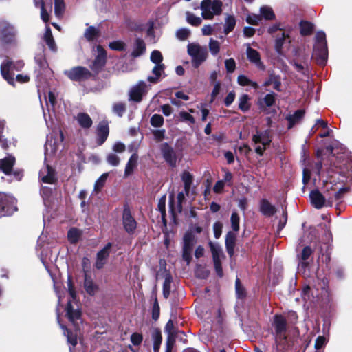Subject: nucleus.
Masks as SVG:
<instances>
[{
  "mask_svg": "<svg viewBox=\"0 0 352 352\" xmlns=\"http://www.w3.org/2000/svg\"><path fill=\"white\" fill-rule=\"evenodd\" d=\"M68 289L70 298L67 305L66 315L69 321L76 326L78 324V320H80L81 312L76 300V292L70 280L68 282Z\"/></svg>",
  "mask_w": 352,
  "mask_h": 352,
  "instance_id": "obj_1",
  "label": "nucleus"
},
{
  "mask_svg": "<svg viewBox=\"0 0 352 352\" xmlns=\"http://www.w3.org/2000/svg\"><path fill=\"white\" fill-rule=\"evenodd\" d=\"M188 53L191 57L192 65L198 67L208 57V51L206 47L201 46L198 43H189L188 45Z\"/></svg>",
  "mask_w": 352,
  "mask_h": 352,
  "instance_id": "obj_2",
  "label": "nucleus"
},
{
  "mask_svg": "<svg viewBox=\"0 0 352 352\" xmlns=\"http://www.w3.org/2000/svg\"><path fill=\"white\" fill-rule=\"evenodd\" d=\"M252 141L255 144V152L262 155L272 142L271 131L265 130L264 131H257L252 136Z\"/></svg>",
  "mask_w": 352,
  "mask_h": 352,
  "instance_id": "obj_3",
  "label": "nucleus"
},
{
  "mask_svg": "<svg viewBox=\"0 0 352 352\" xmlns=\"http://www.w3.org/2000/svg\"><path fill=\"white\" fill-rule=\"evenodd\" d=\"M222 3L219 0H204L201 4V15L205 19H212L221 12Z\"/></svg>",
  "mask_w": 352,
  "mask_h": 352,
  "instance_id": "obj_4",
  "label": "nucleus"
},
{
  "mask_svg": "<svg viewBox=\"0 0 352 352\" xmlns=\"http://www.w3.org/2000/svg\"><path fill=\"white\" fill-rule=\"evenodd\" d=\"M16 210L15 199L12 196L0 192V217L10 215Z\"/></svg>",
  "mask_w": 352,
  "mask_h": 352,
  "instance_id": "obj_5",
  "label": "nucleus"
},
{
  "mask_svg": "<svg viewBox=\"0 0 352 352\" xmlns=\"http://www.w3.org/2000/svg\"><path fill=\"white\" fill-rule=\"evenodd\" d=\"M23 66L24 63L23 60H18L15 63L11 61L3 63L1 65V75L9 84L14 85V74H10V71L13 69L20 70L23 67Z\"/></svg>",
  "mask_w": 352,
  "mask_h": 352,
  "instance_id": "obj_6",
  "label": "nucleus"
},
{
  "mask_svg": "<svg viewBox=\"0 0 352 352\" xmlns=\"http://www.w3.org/2000/svg\"><path fill=\"white\" fill-rule=\"evenodd\" d=\"M16 32L13 26L5 21H0V41L3 44L15 41Z\"/></svg>",
  "mask_w": 352,
  "mask_h": 352,
  "instance_id": "obj_7",
  "label": "nucleus"
},
{
  "mask_svg": "<svg viewBox=\"0 0 352 352\" xmlns=\"http://www.w3.org/2000/svg\"><path fill=\"white\" fill-rule=\"evenodd\" d=\"M64 74L73 81L85 80L91 76V73L88 69L80 66L66 70Z\"/></svg>",
  "mask_w": 352,
  "mask_h": 352,
  "instance_id": "obj_8",
  "label": "nucleus"
},
{
  "mask_svg": "<svg viewBox=\"0 0 352 352\" xmlns=\"http://www.w3.org/2000/svg\"><path fill=\"white\" fill-rule=\"evenodd\" d=\"M151 86L144 81H140L134 85L129 91V100L139 102L142 100V96L150 89Z\"/></svg>",
  "mask_w": 352,
  "mask_h": 352,
  "instance_id": "obj_9",
  "label": "nucleus"
},
{
  "mask_svg": "<svg viewBox=\"0 0 352 352\" xmlns=\"http://www.w3.org/2000/svg\"><path fill=\"white\" fill-rule=\"evenodd\" d=\"M286 320L282 316L276 315L274 317V325L276 336L279 339H285V332L286 331Z\"/></svg>",
  "mask_w": 352,
  "mask_h": 352,
  "instance_id": "obj_10",
  "label": "nucleus"
},
{
  "mask_svg": "<svg viewBox=\"0 0 352 352\" xmlns=\"http://www.w3.org/2000/svg\"><path fill=\"white\" fill-rule=\"evenodd\" d=\"M106 52L100 45L97 46V56L96 57L91 68L94 72H98L105 64Z\"/></svg>",
  "mask_w": 352,
  "mask_h": 352,
  "instance_id": "obj_11",
  "label": "nucleus"
},
{
  "mask_svg": "<svg viewBox=\"0 0 352 352\" xmlns=\"http://www.w3.org/2000/svg\"><path fill=\"white\" fill-rule=\"evenodd\" d=\"M310 199L312 205L318 209L324 206H331L329 202H326L325 198L318 190H313L310 192Z\"/></svg>",
  "mask_w": 352,
  "mask_h": 352,
  "instance_id": "obj_12",
  "label": "nucleus"
},
{
  "mask_svg": "<svg viewBox=\"0 0 352 352\" xmlns=\"http://www.w3.org/2000/svg\"><path fill=\"white\" fill-rule=\"evenodd\" d=\"M165 331L168 333L166 352H171L175 342V329L172 320H169L165 327Z\"/></svg>",
  "mask_w": 352,
  "mask_h": 352,
  "instance_id": "obj_13",
  "label": "nucleus"
},
{
  "mask_svg": "<svg viewBox=\"0 0 352 352\" xmlns=\"http://www.w3.org/2000/svg\"><path fill=\"white\" fill-rule=\"evenodd\" d=\"M123 224L125 230L129 233L133 232L136 228V221L127 208H125L123 212Z\"/></svg>",
  "mask_w": 352,
  "mask_h": 352,
  "instance_id": "obj_14",
  "label": "nucleus"
},
{
  "mask_svg": "<svg viewBox=\"0 0 352 352\" xmlns=\"http://www.w3.org/2000/svg\"><path fill=\"white\" fill-rule=\"evenodd\" d=\"M161 151L167 163L171 166H175L176 165L177 159L173 149L168 146V144H163L161 147Z\"/></svg>",
  "mask_w": 352,
  "mask_h": 352,
  "instance_id": "obj_15",
  "label": "nucleus"
},
{
  "mask_svg": "<svg viewBox=\"0 0 352 352\" xmlns=\"http://www.w3.org/2000/svg\"><path fill=\"white\" fill-rule=\"evenodd\" d=\"M111 248V244L110 243H107L102 250H101L97 254V258L96 261L95 266L98 269L102 268L107 261L110 252V250Z\"/></svg>",
  "mask_w": 352,
  "mask_h": 352,
  "instance_id": "obj_16",
  "label": "nucleus"
},
{
  "mask_svg": "<svg viewBox=\"0 0 352 352\" xmlns=\"http://www.w3.org/2000/svg\"><path fill=\"white\" fill-rule=\"evenodd\" d=\"M246 54L248 60L251 63H254L260 69H265V66L261 61L260 54L256 50L248 47L247 48Z\"/></svg>",
  "mask_w": 352,
  "mask_h": 352,
  "instance_id": "obj_17",
  "label": "nucleus"
},
{
  "mask_svg": "<svg viewBox=\"0 0 352 352\" xmlns=\"http://www.w3.org/2000/svg\"><path fill=\"white\" fill-rule=\"evenodd\" d=\"M313 56L318 64H325L328 57L327 47H317V46H314Z\"/></svg>",
  "mask_w": 352,
  "mask_h": 352,
  "instance_id": "obj_18",
  "label": "nucleus"
},
{
  "mask_svg": "<svg viewBox=\"0 0 352 352\" xmlns=\"http://www.w3.org/2000/svg\"><path fill=\"white\" fill-rule=\"evenodd\" d=\"M109 133L108 124L106 122H102L97 128L98 142L100 145L102 144L107 140Z\"/></svg>",
  "mask_w": 352,
  "mask_h": 352,
  "instance_id": "obj_19",
  "label": "nucleus"
},
{
  "mask_svg": "<svg viewBox=\"0 0 352 352\" xmlns=\"http://www.w3.org/2000/svg\"><path fill=\"white\" fill-rule=\"evenodd\" d=\"M40 177L44 183L54 184L56 181L54 171L49 166L40 171Z\"/></svg>",
  "mask_w": 352,
  "mask_h": 352,
  "instance_id": "obj_20",
  "label": "nucleus"
},
{
  "mask_svg": "<svg viewBox=\"0 0 352 352\" xmlns=\"http://www.w3.org/2000/svg\"><path fill=\"white\" fill-rule=\"evenodd\" d=\"M75 119L78 124L83 129H89L92 126V120L87 113H79L76 115Z\"/></svg>",
  "mask_w": 352,
  "mask_h": 352,
  "instance_id": "obj_21",
  "label": "nucleus"
},
{
  "mask_svg": "<svg viewBox=\"0 0 352 352\" xmlns=\"http://www.w3.org/2000/svg\"><path fill=\"white\" fill-rule=\"evenodd\" d=\"M286 42H288L289 43L291 42L289 36L285 32L280 30V32L276 35L275 45L276 50L278 53H280L283 45Z\"/></svg>",
  "mask_w": 352,
  "mask_h": 352,
  "instance_id": "obj_22",
  "label": "nucleus"
},
{
  "mask_svg": "<svg viewBox=\"0 0 352 352\" xmlns=\"http://www.w3.org/2000/svg\"><path fill=\"white\" fill-rule=\"evenodd\" d=\"M15 159L12 156H8L0 160V169L6 175L10 173L12 166L14 164Z\"/></svg>",
  "mask_w": 352,
  "mask_h": 352,
  "instance_id": "obj_23",
  "label": "nucleus"
},
{
  "mask_svg": "<svg viewBox=\"0 0 352 352\" xmlns=\"http://www.w3.org/2000/svg\"><path fill=\"white\" fill-rule=\"evenodd\" d=\"M260 210L265 216H272L276 212L275 207L267 200L263 199L260 203Z\"/></svg>",
  "mask_w": 352,
  "mask_h": 352,
  "instance_id": "obj_24",
  "label": "nucleus"
},
{
  "mask_svg": "<svg viewBox=\"0 0 352 352\" xmlns=\"http://www.w3.org/2000/svg\"><path fill=\"white\" fill-rule=\"evenodd\" d=\"M313 251L311 248L309 246H305L301 253L298 256L300 263L298 264V267L305 268L307 263L306 261L309 258V256L312 254Z\"/></svg>",
  "mask_w": 352,
  "mask_h": 352,
  "instance_id": "obj_25",
  "label": "nucleus"
},
{
  "mask_svg": "<svg viewBox=\"0 0 352 352\" xmlns=\"http://www.w3.org/2000/svg\"><path fill=\"white\" fill-rule=\"evenodd\" d=\"M146 50V45L144 42L140 39L138 38L135 40V42L134 43L133 50L131 53V56L133 57H138L143 54L145 52Z\"/></svg>",
  "mask_w": 352,
  "mask_h": 352,
  "instance_id": "obj_26",
  "label": "nucleus"
},
{
  "mask_svg": "<svg viewBox=\"0 0 352 352\" xmlns=\"http://www.w3.org/2000/svg\"><path fill=\"white\" fill-rule=\"evenodd\" d=\"M43 39L51 50H52V51L56 50V43L53 38L50 28L49 27L48 25H47L45 27V32L43 35Z\"/></svg>",
  "mask_w": 352,
  "mask_h": 352,
  "instance_id": "obj_27",
  "label": "nucleus"
},
{
  "mask_svg": "<svg viewBox=\"0 0 352 352\" xmlns=\"http://www.w3.org/2000/svg\"><path fill=\"white\" fill-rule=\"evenodd\" d=\"M236 236L234 233L230 232L227 234L226 238V246L228 254L232 256L234 254L235 246Z\"/></svg>",
  "mask_w": 352,
  "mask_h": 352,
  "instance_id": "obj_28",
  "label": "nucleus"
},
{
  "mask_svg": "<svg viewBox=\"0 0 352 352\" xmlns=\"http://www.w3.org/2000/svg\"><path fill=\"white\" fill-rule=\"evenodd\" d=\"M181 179L184 183L185 194L188 195L193 182V177L188 171H184Z\"/></svg>",
  "mask_w": 352,
  "mask_h": 352,
  "instance_id": "obj_29",
  "label": "nucleus"
},
{
  "mask_svg": "<svg viewBox=\"0 0 352 352\" xmlns=\"http://www.w3.org/2000/svg\"><path fill=\"white\" fill-rule=\"evenodd\" d=\"M272 85L273 88L277 91H280L281 86L280 78L278 76L270 74L267 80L263 83V86L267 87Z\"/></svg>",
  "mask_w": 352,
  "mask_h": 352,
  "instance_id": "obj_30",
  "label": "nucleus"
},
{
  "mask_svg": "<svg viewBox=\"0 0 352 352\" xmlns=\"http://www.w3.org/2000/svg\"><path fill=\"white\" fill-rule=\"evenodd\" d=\"M164 65H156L152 70V72L155 76H148V80L152 83L157 82L160 76L164 73Z\"/></svg>",
  "mask_w": 352,
  "mask_h": 352,
  "instance_id": "obj_31",
  "label": "nucleus"
},
{
  "mask_svg": "<svg viewBox=\"0 0 352 352\" xmlns=\"http://www.w3.org/2000/svg\"><path fill=\"white\" fill-rule=\"evenodd\" d=\"M209 245L213 260H221L224 257L222 250L218 243L210 242Z\"/></svg>",
  "mask_w": 352,
  "mask_h": 352,
  "instance_id": "obj_32",
  "label": "nucleus"
},
{
  "mask_svg": "<svg viewBox=\"0 0 352 352\" xmlns=\"http://www.w3.org/2000/svg\"><path fill=\"white\" fill-rule=\"evenodd\" d=\"M138 162V156L136 154H133L129 158V162H127L125 170H124V176L128 177L131 174H132L134 168H135L137 165Z\"/></svg>",
  "mask_w": 352,
  "mask_h": 352,
  "instance_id": "obj_33",
  "label": "nucleus"
},
{
  "mask_svg": "<svg viewBox=\"0 0 352 352\" xmlns=\"http://www.w3.org/2000/svg\"><path fill=\"white\" fill-rule=\"evenodd\" d=\"M195 243V237L191 232H186L183 238V248L192 250Z\"/></svg>",
  "mask_w": 352,
  "mask_h": 352,
  "instance_id": "obj_34",
  "label": "nucleus"
},
{
  "mask_svg": "<svg viewBox=\"0 0 352 352\" xmlns=\"http://www.w3.org/2000/svg\"><path fill=\"white\" fill-rule=\"evenodd\" d=\"M305 111L303 110H298L294 114L287 117L289 122V128H292L295 124L298 123L303 117Z\"/></svg>",
  "mask_w": 352,
  "mask_h": 352,
  "instance_id": "obj_35",
  "label": "nucleus"
},
{
  "mask_svg": "<svg viewBox=\"0 0 352 352\" xmlns=\"http://www.w3.org/2000/svg\"><path fill=\"white\" fill-rule=\"evenodd\" d=\"M82 235V231L78 228H72L67 233V238L71 243H76L78 241Z\"/></svg>",
  "mask_w": 352,
  "mask_h": 352,
  "instance_id": "obj_36",
  "label": "nucleus"
},
{
  "mask_svg": "<svg viewBox=\"0 0 352 352\" xmlns=\"http://www.w3.org/2000/svg\"><path fill=\"white\" fill-rule=\"evenodd\" d=\"M250 98L248 94H242L239 98V109L243 112L248 111L250 108Z\"/></svg>",
  "mask_w": 352,
  "mask_h": 352,
  "instance_id": "obj_37",
  "label": "nucleus"
},
{
  "mask_svg": "<svg viewBox=\"0 0 352 352\" xmlns=\"http://www.w3.org/2000/svg\"><path fill=\"white\" fill-rule=\"evenodd\" d=\"M34 3L36 7L41 8V17L44 22L47 23L50 19V16L45 7L43 0H34Z\"/></svg>",
  "mask_w": 352,
  "mask_h": 352,
  "instance_id": "obj_38",
  "label": "nucleus"
},
{
  "mask_svg": "<svg viewBox=\"0 0 352 352\" xmlns=\"http://www.w3.org/2000/svg\"><path fill=\"white\" fill-rule=\"evenodd\" d=\"M237 82L241 86H251L254 89L258 87L257 82L252 81L245 75H239L237 78Z\"/></svg>",
  "mask_w": 352,
  "mask_h": 352,
  "instance_id": "obj_39",
  "label": "nucleus"
},
{
  "mask_svg": "<svg viewBox=\"0 0 352 352\" xmlns=\"http://www.w3.org/2000/svg\"><path fill=\"white\" fill-rule=\"evenodd\" d=\"M236 25V19L232 15H228L226 18L224 25V32L228 34L229 32L232 31Z\"/></svg>",
  "mask_w": 352,
  "mask_h": 352,
  "instance_id": "obj_40",
  "label": "nucleus"
},
{
  "mask_svg": "<svg viewBox=\"0 0 352 352\" xmlns=\"http://www.w3.org/2000/svg\"><path fill=\"white\" fill-rule=\"evenodd\" d=\"M84 287L86 292L90 295H94L98 291L97 285H96L93 281L87 277H85Z\"/></svg>",
  "mask_w": 352,
  "mask_h": 352,
  "instance_id": "obj_41",
  "label": "nucleus"
},
{
  "mask_svg": "<svg viewBox=\"0 0 352 352\" xmlns=\"http://www.w3.org/2000/svg\"><path fill=\"white\" fill-rule=\"evenodd\" d=\"M209 50L212 56H216L220 51V43L213 38H210L208 43Z\"/></svg>",
  "mask_w": 352,
  "mask_h": 352,
  "instance_id": "obj_42",
  "label": "nucleus"
},
{
  "mask_svg": "<svg viewBox=\"0 0 352 352\" xmlns=\"http://www.w3.org/2000/svg\"><path fill=\"white\" fill-rule=\"evenodd\" d=\"M260 13L261 16L265 19L266 20H272L274 18V12L270 7H261L260 9Z\"/></svg>",
  "mask_w": 352,
  "mask_h": 352,
  "instance_id": "obj_43",
  "label": "nucleus"
},
{
  "mask_svg": "<svg viewBox=\"0 0 352 352\" xmlns=\"http://www.w3.org/2000/svg\"><path fill=\"white\" fill-rule=\"evenodd\" d=\"M179 116L182 122H186L190 125L194 124L195 122L194 117L190 113L182 111L179 112Z\"/></svg>",
  "mask_w": 352,
  "mask_h": 352,
  "instance_id": "obj_44",
  "label": "nucleus"
},
{
  "mask_svg": "<svg viewBox=\"0 0 352 352\" xmlns=\"http://www.w3.org/2000/svg\"><path fill=\"white\" fill-rule=\"evenodd\" d=\"M153 350L154 352H158L160 349V344L162 343V338L160 332L155 331L153 335Z\"/></svg>",
  "mask_w": 352,
  "mask_h": 352,
  "instance_id": "obj_45",
  "label": "nucleus"
},
{
  "mask_svg": "<svg viewBox=\"0 0 352 352\" xmlns=\"http://www.w3.org/2000/svg\"><path fill=\"white\" fill-rule=\"evenodd\" d=\"M60 327L64 330V335L67 338V342L70 343L72 346H76L77 344V338L76 336H74L67 328L63 324H60Z\"/></svg>",
  "mask_w": 352,
  "mask_h": 352,
  "instance_id": "obj_46",
  "label": "nucleus"
},
{
  "mask_svg": "<svg viewBox=\"0 0 352 352\" xmlns=\"http://www.w3.org/2000/svg\"><path fill=\"white\" fill-rule=\"evenodd\" d=\"M109 176L108 173H103L96 182L94 185V190L96 191H99L101 188L104 186L107 177Z\"/></svg>",
  "mask_w": 352,
  "mask_h": 352,
  "instance_id": "obj_47",
  "label": "nucleus"
},
{
  "mask_svg": "<svg viewBox=\"0 0 352 352\" xmlns=\"http://www.w3.org/2000/svg\"><path fill=\"white\" fill-rule=\"evenodd\" d=\"M316 43L314 46L319 47H327L326 35L323 32H319L316 36Z\"/></svg>",
  "mask_w": 352,
  "mask_h": 352,
  "instance_id": "obj_48",
  "label": "nucleus"
},
{
  "mask_svg": "<svg viewBox=\"0 0 352 352\" xmlns=\"http://www.w3.org/2000/svg\"><path fill=\"white\" fill-rule=\"evenodd\" d=\"M186 20L192 25L198 26L201 23V19L189 12H186Z\"/></svg>",
  "mask_w": 352,
  "mask_h": 352,
  "instance_id": "obj_49",
  "label": "nucleus"
},
{
  "mask_svg": "<svg viewBox=\"0 0 352 352\" xmlns=\"http://www.w3.org/2000/svg\"><path fill=\"white\" fill-rule=\"evenodd\" d=\"M65 10V3L63 0H54V12L57 16H62Z\"/></svg>",
  "mask_w": 352,
  "mask_h": 352,
  "instance_id": "obj_50",
  "label": "nucleus"
},
{
  "mask_svg": "<svg viewBox=\"0 0 352 352\" xmlns=\"http://www.w3.org/2000/svg\"><path fill=\"white\" fill-rule=\"evenodd\" d=\"M314 29L313 25L307 21H303L300 23V32L302 35L310 34Z\"/></svg>",
  "mask_w": 352,
  "mask_h": 352,
  "instance_id": "obj_51",
  "label": "nucleus"
},
{
  "mask_svg": "<svg viewBox=\"0 0 352 352\" xmlns=\"http://www.w3.org/2000/svg\"><path fill=\"white\" fill-rule=\"evenodd\" d=\"M98 35V30L93 26L89 27L85 32V36L88 41L94 40Z\"/></svg>",
  "mask_w": 352,
  "mask_h": 352,
  "instance_id": "obj_52",
  "label": "nucleus"
},
{
  "mask_svg": "<svg viewBox=\"0 0 352 352\" xmlns=\"http://www.w3.org/2000/svg\"><path fill=\"white\" fill-rule=\"evenodd\" d=\"M230 221L232 230L235 232H238L239 230L240 217L236 212H232Z\"/></svg>",
  "mask_w": 352,
  "mask_h": 352,
  "instance_id": "obj_53",
  "label": "nucleus"
},
{
  "mask_svg": "<svg viewBox=\"0 0 352 352\" xmlns=\"http://www.w3.org/2000/svg\"><path fill=\"white\" fill-rule=\"evenodd\" d=\"M163 57L162 53L158 50H154L152 52L151 55V60L156 64V65H162L161 62L162 61Z\"/></svg>",
  "mask_w": 352,
  "mask_h": 352,
  "instance_id": "obj_54",
  "label": "nucleus"
},
{
  "mask_svg": "<svg viewBox=\"0 0 352 352\" xmlns=\"http://www.w3.org/2000/svg\"><path fill=\"white\" fill-rule=\"evenodd\" d=\"M163 123L164 118L159 114H155L151 118V124L153 126L160 127L162 126Z\"/></svg>",
  "mask_w": 352,
  "mask_h": 352,
  "instance_id": "obj_55",
  "label": "nucleus"
},
{
  "mask_svg": "<svg viewBox=\"0 0 352 352\" xmlns=\"http://www.w3.org/2000/svg\"><path fill=\"white\" fill-rule=\"evenodd\" d=\"M106 160L107 163L113 166H118L120 162L119 157L114 153L108 154Z\"/></svg>",
  "mask_w": 352,
  "mask_h": 352,
  "instance_id": "obj_56",
  "label": "nucleus"
},
{
  "mask_svg": "<svg viewBox=\"0 0 352 352\" xmlns=\"http://www.w3.org/2000/svg\"><path fill=\"white\" fill-rule=\"evenodd\" d=\"M109 47L113 50L122 51L125 49V44L121 41H116L109 43Z\"/></svg>",
  "mask_w": 352,
  "mask_h": 352,
  "instance_id": "obj_57",
  "label": "nucleus"
},
{
  "mask_svg": "<svg viewBox=\"0 0 352 352\" xmlns=\"http://www.w3.org/2000/svg\"><path fill=\"white\" fill-rule=\"evenodd\" d=\"M274 102L275 94L274 93H270L265 95L263 99V101L261 102V104H262V102H263L266 107H271L274 104Z\"/></svg>",
  "mask_w": 352,
  "mask_h": 352,
  "instance_id": "obj_58",
  "label": "nucleus"
},
{
  "mask_svg": "<svg viewBox=\"0 0 352 352\" xmlns=\"http://www.w3.org/2000/svg\"><path fill=\"white\" fill-rule=\"evenodd\" d=\"M113 110L115 113L121 117L125 112V104L122 102L116 103L113 106Z\"/></svg>",
  "mask_w": 352,
  "mask_h": 352,
  "instance_id": "obj_59",
  "label": "nucleus"
},
{
  "mask_svg": "<svg viewBox=\"0 0 352 352\" xmlns=\"http://www.w3.org/2000/svg\"><path fill=\"white\" fill-rule=\"evenodd\" d=\"M171 279L170 277L167 276L163 284V294L166 298L168 297L170 291Z\"/></svg>",
  "mask_w": 352,
  "mask_h": 352,
  "instance_id": "obj_60",
  "label": "nucleus"
},
{
  "mask_svg": "<svg viewBox=\"0 0 352 352\" xmlns=\"http://www.w3.org/2000/svg\"><path fill=\"white\" fill-rule=\"evenodd\" d=\"M225 67L226 69V71L228 73H232L236 69V63L235 60L233 58H229L226 59L225 60Z\"/></svg>",
  "mask_w": 352,
  "mask_h": 352,
  "instance_id": "obj_61",
  "label": "nucleus"
},
{
  "mask_svg": "<svg viewBox=\"0 0 352 352\" xmlns=\"http://www.w3.org/2000/svg\"><path fill=\"white\" fill-rule=\"evenodd\" d=\"M190 34V32L189 30L182 28L177 32L176 35L179 40L184 41L189 36Z\"/></svg>",
  "mask_w": 352,
  "mask_h": 352,
  "instance_id": "obj_62",
  "label": "nucleus"
},
{
  "mask_svg": "<svg viewBox=\"0 0 352 352\" xmlns=\"http://www.w3.org/2000/svg\"><path fill=\"white\" fill-rule=\"evenodd\" d=\"M246 21L248 23L256 25L261 21V16L254 14H250L247 16Z\"/></svg>",
  "mask_w": 352,
  "mask_h": 352,
  "instance_id": "obj_63",
  "label": "nucleus"
},
{
  "mask_svg": "<svg viewBox=\"0 0 352 352\" xmlns=\"http://www.w3.org/2000/svg\"><path fill=\"white\" fill-rule=\"evenodd\" d=\"M143 337L138 333H134L131 336V341L134 345H140L142 342Z\"/></svg>",
  "mask_w": 352,
  "mask_h": 352,
  "instance_id": "obj_64",
  "label": "nucleus"
}]
</instances>
